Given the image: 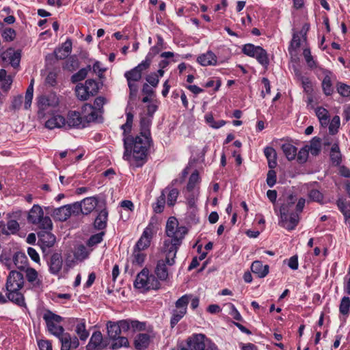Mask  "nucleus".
Instances as JSON below:
<instances>
[{
  "instance_id": "obj_23",
  "label": "nucleus",
  "mask_w": 350,
  "mask_h": 350,
  "mask_svg": "<svg viewBox=\"0 0 350 350\" xmlns=\"http://www.w3.org/2000/svg\"><path fill=\"white\" fill-rule=\"evenodd\" d=\"M43 215L44 211L41 206L34 204L29 212L27 219L33 224H38Z\"/></svg>"
},
{
  "instance_id": "obj_63",
  "label": "nucleus",
  "mask_w": 350,
  "mask_h": 350,
  "mask_svg": "<svg viewBox=\"0 0 350 350\" xmlns=\"http://www.w3.org/2000/svg\"><path fill=\"white\" fill-rule=\"evenodd\" d=\"M16 33L14 29L12 28L5 29L2 33V37L4 40L11 42L16 38Z\"/></svg>"
},
{
  "instance_id": "obj_42",
  "label": "nucleus",
  "mask_w": 350,
  "mask_h": 350,
  "mask_svg": "<svg viewBox=\"0 0 350 350\" xmlns=\"http://www.w3.org/2000/svg\"><path fill=\"white\" fill-rule=\"evenodd\" d=\"M43 319L46 323H59L62 321V317L54 314L50 310H47L43 315Z\"/></svg>"
},
{
  "instance_id": "obj_49",
  "label": "nucleus",
  "mask_w": 350,
  "mask_h": 350,
  "mask_svg": "<svg viewBox=\"0 0 350 350\" xmlns=\"http://www.w3.org/2000/svg\"><path fill=\"white\" fill-rule=\"evenodd\" d=\"M7 56L9 58L10 63L12 66L14 68H17L19 66L21 57V52L19 51H14L12 53H8Z\"/></svg>"
},
{
  "instance_id": "obj_35",
  "label": "nucleus",
  "mask_w": 350,
  "mask_h": 350,
  "mask_svg": "<svg viewBox=\"0 0 350 350\" xmlns=\"http://www.w3.org/2000/svg\"><path fill=\"white\" fill-rule=\"evenodd\" d=\"M316 114L322 126H325L328 124L329 116L327 109L323 107H319L316 110Z\"/></svg>"
},
{
  "instance_id": "obj_3",
  "label": "nucleus",
  "mask_w": 350,
  "mask_h": 350,
  "mask_svg": "<svg viewBox=\"0 0 350 350\" xmlns=\"http://www.w3.org/2000/svg\"><path fill=\"white\" fill-rule=\"evenodd\" d=\"M297 200L295 195L289 194L286 201L280 207L279 225L287 230H293L298 225L300 217L294 211V202Z\"/></svg>"
},
{
  "instance_id": "obj_33",
  "label": "nucleus",
  "mask_w": 350,
  "mask_h": 350,
  "mask_svg": "<svg viewBox=\"0 0 350 350\" xmlns=\"http://www.w3.org/2000/svg\"><path fill=\"white\" fill-rule=\"evenodd\" d=\"M282 150L288 160L291 161L295 159L297 155V148L291 144H284L282 146Z\"/></svg>"
},
{
  "instance_id": "obj_10",
  "label": "nucleus",
  "mask_w": 350,
  "mask_h": 350,
  "mask_svg": "<svg viewBox=\"0 0 350 350\" xmlns=\"http://www.w3.org/2000/svg\"><path fill=\"white\" fill-rule=\"evenodd\" d=\"M24 285V278L22 273L12 271L10 272L6 281V290H21Z\"/></svg>"
},
{
  "instance_id": "obj_1",
  "label": "nucleus",
  "mask_w": 350,
  "mask_h": 350,
  "mask_svg": "<svg viewBox=\"0 0 350 350\" xmlns=\"http://www.w3.org/2000/svg\"><path fill=\"white\" fill-rule=\"evenodd\" d=\"M165 233L167 239L163 242V252L166 254L167 262L172 264L187 229L185 226H178L176 218L170 217L166 223Z\"/></svg>"
},
{
  "instance_id": "obj_51",
  "label": "nucleus",
  "mask_w": 350,
  "mask_h": 350,
  "mask_svg": "<svg viewBox=\"0 0 350 350\" xmlns=\"http://www.w3.org/2000/svg\"><path fill=\"white\" fill-rule=\"evenodd\" d=\"M14 262L17 268L23 269L26 265L27 258L22 253H17L14 256Z\"/></svg>"
},
{
  "instance_id": "obj_36",
  "label": "nucleus",
  "mask_w": 350,
  "mask_h": 350,
  "mask_svg": "<svg viewBox=\"0 0 350 350\" xmlns=\"http://www.w3.org/2000/svg\"><path fill=\"white\" fill-rule=\"evenodd\" d=\"M321 148V141L319 137H314L310 141V144L308 146V150L312 155H318Z\"/></svg>"
},
{
  "instance_id": "obj_32",
  "label": "nucleus",
  "mask_w": 350,
  "mask_h": 350,
  "mask_svg": "<svg viewBox=\"0 0 350 350\" xmlns=\"http://www.w3.org/2000/svg\"><path fill=\"white\" fill-rule=\"evenodd\" d=\"M264 152L268 160V165L269 168L273 169L277 165L275 150L271 147H267L265 148Z\"/></svg>"
},
{
  "instance_id": "obj_25",
  "label": "nucleus",
  "mask_w": 350,
  "mask_h": 350,
  "mask_svg": "<svg viewBox=\"0 0 350 350\" xmlns=\"http://www.w3.org/2000/svg\"><path fill=\"white\" fill-rule=\"evenodd\" d=\"M7 299L20 306H25V298L20 290L7 291Z\"/></svg>"
},
{
  "instance_id": "obj_60",
  "label": "nucleus",
  "mask_w": 350,
  "mask_h": 350,
  "mask_svg": "<svg viewBox=\"0 0 350 350\" xmlns=\"http://www.w3.org/2000/svg\"><path fill=\"white\" fill-rule=\"evenodd\" d=\"M322 88H323L324 93L326 95L329 96V95L332 94V93L333 92V89L332 88L331 79L329 76H325L324 77L323 82H322Z\"/></svg>"
},
{
  "instance_id": "obj_38",
  "label": "nucleus",
  "mask_w": 350,
  "mask_h": 350,
  "mask_svg": "<svg viewBox=\"0 0 350 350\" xmlns=\"http://www.w3.org/2000/svg\"><path fill=\"white\" fill-rule=\"evenodd\" d=\"M26 277L27 280L32 283L33 286H39L40 285V281L38 279V272L34 269L27 268Z\"/></svg>"
},
{
  "instance_id": "obj_44",
  "label": "nucleus",
  "mask_w": 350,
  "mask_h": 350,
  "mask_svg": "<svg viewBox=\"0 0 350 350\" xmlns=\"http://www.w3.org/2000/svg\"><path fill=\"white\" fill-rule=\"evenodd\" d=\"M75 332L81 340H85L89 336V333L85 328V324L83 321L77 325Z\"/></svg>"
},
{
  "instance_id": "obj_5",
  "label": "nucleus",
  "mask_w": 350,
  "mask_h": 350,
  "mask_svg": "<svg viewBox=\"0 0 350 350\" xmlns=\"http://www.w3.org/2000/svg\"><path fill=\"white\" fill-rule=\"evenodd\" d=\"M79 211H81L79 204H78V202H75L55 208L52 213V216L56 220L64 221L72 215H78Z\"/></svg>"
},
{
  "instance_id": "obj_64",
  "label": "nucleus",
  "mask_w": 350,
  "mask_h": 350,
  "mask_svg": "<svg viewBox=\"0 0 350 350\" xmlns=\"http://www.w3.org/2000/svg\"><path fill=\"white\" fill-rule=\"evenodd\" d=\"M178 193L179 192L177 189L173 188L170 190L167 195V204L169 206H172L175 204Z\"/></svg>"
},
{
  "instance_id": "obj_16",
  "label": "nucleus",
  "mask_w": 350,
  "mask_h": 350,
  "mask_svg": "<svg viewBox=\"0 0 350 350\" xmlns=\"http://www.w3.org/2000/svg\"><path fill=\"white\" fill-rule=\"evenodd\" d=\"M38 236L43 252H44L46 248L53 247L56 241L55 237L49 231L42 230L38 232Z\"/></svg>"
},
{
  "instance_id": "obj_41",
  "label": "nucleus",
  "mask_w": 350,
  "mask_h": 350,
  "mask_svg": "<svg viewBox=\"0 0 350 350\" xmlns=\"http://www.w3.org/2000/svg\"><path fill=\"white\" fill-rule=\"evenodd\" d=\"M187 314L186 312L180 310L175 309L172 311V315L170 319V326L172 328L174 327L175 325L183 318Z\"/></svg>"
},
{
  "instance_id": "obj_9",
  "label": "nucleus",
  "mask_w": 350,
  "mask_h": 350,
  "mask_svg": "<svg viewBox=\"0 0 350 350\" xmlns=\"http://www.w3.org/2000/svg\"><path fill=\"white\" fill-rule=\"evenodd\" d=\"M109 345L107 338H104L100 332H94L86 346V350H103Z\"/></svg>"
},
{
  "instance_id": "obj_40",
  "label": "nucleus",
  "mask_w": 350,
  "mask_h": 350,
  "mask_svg": "<svg viewBox=\"0 0 350 350\" xmlns=\"http://www.w3.org/2000/svg\"><path fill=\"white\" fill-rule=\"evenodd\" d=\"M90 251L83 245H79L75 249V256L77 260H83L90 254Z\"/></svg>"
},
{
  "instance_id": "obj_37",
  "label": "nucleus",
  "mask_w": 350,
  "mask_h": 350,
  "mask_svg": "<svg viewBox=\"0 0 350 350\" xmlns=\"http://www.w3.org/2000/svg\"><path fill=\"white\" fill-rule=\"evenodd\" d=\"M339 210L343 214L345 220L350 219V202L346 204L342 199L339 198L336 202Z\"/></svg>"
},
{
  "instance_id": "obj_57",
  "label": "nucleus",
  "mask_w": 350,
  "mask_h": 350,
  "mask_svg": "<svg viewBox=\"0 0 350 350\" xmlns=\"http://www.w3.org/2000/svg\"><path fill=\"white\" fill-rule=\"evenodd\" d=\"M309 150L308 146L306 145L303 147L298 153H297V161L299 163H304L307 161L308 157Z\"/></svg>"
},
{
  "instance_id": "obj_18",
  "label": "nucleus",
  "mask_w": 350,
  "mask_h": 350,
  "mask_svg": "<svg viewBox=\"0 0 350 350\" xmlns=\"http://www.w3.org/2000/svg\"><path fill=\"white\" fill-rule=\"evenodd\" d=\"M77 202L81 208V211H79V215L80 213L88 215L96 208L98 204V200L95 197H90L83 199L80 202Z\"/></svg>"
},
{
  "instance_id": "obj_14",
  "label": "nucleus",
  "mask_w": 350,
  "mask_h": 350,
  "mask_svg": "<svg viewBox=\"0 0 350 350\" xmlns=\"http://www.w3.org/2000/svg\"><path fill=\"white\" fill-rule=\"evenodd\" d=\"M81 109L82 118L84 122H95L98 121V119L101 118V116L98 113L96 109L90 104H84Z\"/></svg>"
},
{
  "instance_id": "obj_52",
  "label": "nucleus",
  "mask_w": 350,
  "mask_h": 350,
  "mask_svg": "<svg viewBox=\"0 0 350 350\" xmlns=\"http://www.w3.org/2000/svg\"><path fill=\"white\" fill-rule=\"evenodd\" d=\"M57 323H55L53 324L46 323V326H47L48 330L52 334L55 335V336H57L58 338L60 335H62V334L64 332V329L63 328L62 326L57 325Z\"/></svg>"
},
{
  "instance_id": "obj_26",
  "label": "nucleus",
  "mask_w": 350,
  "mask_h": 350,
  "mask_svg": "<svg viewBox=\"0 0 350 350\" xmlns=\"http://www.w3.org/2000/svg\"><path fill=\"white\" fill-rule=\"evenodd\" d=\"M146 257V254L137 248L134 247L133 254L130 258L131 263L135 267H142Z\"/></svg>"
},
{
  "instance_id": "obj_46",
  "label": "nucleus",
  "mask_w": 350,
  "mask_h": 350,
  "mask_svg": "<svg viewBox=\"0 0 350 350\" xmlns=\"http://www.w3.org/2000/svg\"><path fill=\"white\" fill-rule=\"evenodd\" d=\"M157 37L158 40L157 44L152 46L148 53L152 58L163 49L164 45V42L161 36L158 35Z\"/></svg>"
},
{
  "instance_id": "obj_29",
  "label": "nucleus",
  "mask_w": 350,
  "mask_h": 350,
  "mask_svg": "<svg viewBox=\"0 0 350 350\" xmlns=\"http://www.w3.org/2000/svg\"><path fill=\"white\" fill-rule=\"evenodd\" d=\"M330 159L335 165H340L342 161V154L338 142L334 143L331 148Z\"/></svg>"
},
{
  "instance_id": "obj_4",
  "label": "nucleus",
  "mask_w": 350,
  "mask_h": 350,
  "mask_svg": "<svg viewBox=\"0 0 350 350\" xmlns=\"http://www.w3.org/2000/svg\"><path fill=\"white\" fill-rule=\"evenodd\" d=\"M59 98L54 92L41 95L38 98V116L44 118L47 113L53 111L59 104Z\"/></svg>"
},
{
  "instance_id": "obj_11",
  "label": "nucleus",
  "mask_w": 350,
  "mask_h": 350,
  "mask_svg": "<svg viewBox=\"0 0 350 350\" xmlns=\"http://www.w3.org/2000/svg\"><path fill=\"white\" fill-rule=\"evenodd\" d=\"M205 335L196 334L187 340V347L180 350H205Z\"/></svg>"
},
{
  "instance_id": "obj_17",
  "label": "nucleus",
  "mask_w": 350,
  "mask_h": 350,
  "mask_svg": "<svg viewBox=\"0 0 350 350\" xmlns=\"http://www.w3.org/2000/svg\"><path fill=\"white\" fill-rule=\"evenodd\" d=\"M49 271L52 274L57 275L62 270L63 260L60 253H54L48 261Z\"/></svg>"
},
{
  "instance_id": "obj_47",
  "label": "nucleus",
  "mask_w": 350,
  "mask_h": 350,
  "mask_svg": "<svg viewBox=\"0 0 350 350\" xmlns=\"http://www.w3.org/2000/svg\"><path fill=\"white\" fill-rule=\"evenodd\" d=\"M76 95L81 100H86L90 96L84 85L79 84L76 86Z\"/></svg>"
},
{
  "instance_id": "obj_2",
  "label": "nucleus",
  "mask_w": 350,
  "mask_h": 350,
  "mask_svg": "<svg viewBox=\"0 0 350 350\" xmlns=\"http://www.w3.org/2000/svg\"><path fill=\"white\" fill-rule=\"evenodd\" d=\"M152 143L151 137L137 135L135 138L126 137L124 139V146L125 151L124 159L129 160L133 150V158L136 161H142L146 160L147 157L148 148Z\"/></svg>"
},
{
  "instance_id": "obj_56",
  "label": "nucleus",
  "mask_w": 350,
  "mask_h": 350,
  "mask_svg": "<svg viewBox=\"0 0 350 350\" xmlns=\"http://www.w3.org/2000/svg\"><path fill=\"white\" fill-rule=\"evenodd\" d=\"M107 103V99L103 96H98L95 98L94 102V107L96 109L98 113L101 116L103 113V106Z\"/></svg>"
},
{
  "instance_id": "obj_39",
  "label": "nucleus",
  "mask_w": 350,
  "mask_h": 350,
  "mask_svg": "<svg viewBox=\"0 0 350 350\" xmlns=\"http://www.w3.org/2000/svg\"><path fill=\"white\" fill-rule=\"evenodd\" d=\"M85 87L90 96L96 95L99 90L98 83L94 79H88L85 82Z\"/></svg>"
},
{
  "instance_id": "obj_54",
  "label": "nucleus",
  "mask_w": 350,
  "mask_h": 350,
  "mask_svg": "<svg viewBox=\"0 0 350 350\" xmlns=\"http://www.w3.org/2000/svg\"><path fill=\"white\" fill-rule=\"evenodd\" d=\"M165 204V195L164 191H162L161 195L157 198V202L153 208L154 212L159 213L163 211Z\"/></svg>"
},
{
  "instance_id": "obj_19",
  "label": "nucleus",
  "mask_w": 350,
  "mask_h": 350,
  "mask_svg": "<svg viewBox=\"0 0 350 350\" xmlns=\"http://www.w3.org/2000/svg\"><path fill=\"white\" fill-rule=\"evenodd\" d=\"M197 62L202 66H215L217 57L213 51H208L206 53L200 55L197 58Z\"/></svg>"
},
{
  "instance_id": "obj_27",
  "label": "nucleus",
  "mask_w": 350,
  "mask_h": 350,
  "mask_svg": "<svg viewBox=\"0 0 350 350\" xmlns=\"http://www.w3.org/2000/svg\"><path fill=\"white\" fill-rule=\"evenodd\" d=\"M251 270L259 278L265 277L269 273V266L263 265L260 261H254L251 266Z\"/></svg>"
},
{
  "instance_id": "obj_48",
  "label": "nucleus",
  "mask_w": 350,
  "mask_h": 350,
  "mask_svg": "<svg viewBox=\"0 0 350 350\" xmlns=\"http://www.w3.org/2000/svg\"><path fill=\"white\" fill-rule=\"evenodd\" d=\"M90 66H87L86 68H81L77 73L73 75L71 77V80L73 83H76L80 81L85 78L88 72L90 70Z\"/></svg>"
},
{
  "instance_id": "obj_15",
  "label": "nucleus",
  "mask_w": 350,
  "mask_h": 350,
  "mask_svg": "<svg viewBox=\"0 0 350 350\" xmlns=\"http://www.w3.org/2000/svg\"><path fill=\"white\" fill-rule=\"evenodd\" d=\"M58 338L61 341V350H71L77 349L79 345V342L76 336L72 337L68 333H63Z\"/></svg>"
},
{
  "instance_id": "obj_7",
  "label": "nucleus",
  "mask_w": 350,
  "mask_h": 350,
  "mask_svg": "<svg viewBox=\"0 0 350 350\" xmlns=\"http://www.w3.org/2000/svg\"><path fill=\"white\" fill-rule=\"evenodd\" d=\"M129 88V100H134L138 92V86L135 83L142 79V74L135 68L124 73Z\"/></svg>"
},
{
  "instance_id": "obj_58",
  "label": "nucleus",
  "mask_w": 350,
  "mask_h": 350,
  "mask_svg": "<svg viewBox=\"0 0 350 350\" xmlns=\"http://www.w3.org/2000/svg\"><path fill=\"white\" fill-rule=\"evenodd\" d=\"M340 124V117L338 116H335L333 117L329 125V131L332 135L336 134L339 129Z\"/></svg>"
},
{
  "instance_id": "obj_43",
  "label": "nucleus",
  "mask_w": 350,
  "mask_h": 350,
  "mask_svg": "<svg viewBox=\"0 0 350 350\" xmlns=\"http://www.w3.org/2000/svg\"><path fill=\"white\" fill-rule=\"evenodd\" d=\"M33 79H31V83L29 87L27 89L25 98V104L24 107L25 109H28L31 104L32 98H33Z\"/></svg>"
},
{
  "instance_id": "obj_53",
  "label": "nucleus",
  "mask_w": 350,
  "mask_h": 350,
  "mask_svg": "<svg viewBox=\"0 0 350 350\" xmlns=\"http://www.w3.org/2000/svg\"><path fill=\"white\" fill-rule=\"evenodd\" d=\"M205 120L212 128L219 129L226 124V121L220 120L215 122L211 113H208L205 116Z\"/></svg>"
},
{
  "instance_id": "obj_59",
  "label": "nucleus",
  "mask_w": 350,
  "mask_h": 350,
  "mask_svg": "<svg viewBox=\"0 0 350 350\" xmlns=\"http://www.w3.org/2000/svg\"><path fill=\"white\" fill-rule=\"evenodd\" d=\"M39 224L40 227L43 230H51L53 228V223L51 219V218L48 216L44 217V215L42 217V219H40V221L38 224Z\"/></svg>"
},
{
  "instance_id": "obj_20",
  "label": "nucleus",
  "mask_w": 350,
  "mask_h": 350,
  "mask_svg": "<svg viewBox=\"0 0 350 350\" xmlns=\"http://www.w3.org/2000/svg\"><path fill=\"white\" fill-rule=\"evenodd\" d=\"M66 129L72 127H79L80 125L85 126L83 119L80 113L77 111H70L66 120Z\"/></svg>"
},
{
  "instance_id": "obj_13",
  "label": "nucleus",
  "mask_w": 350,
  "mask_h": 350,
  "mask_svg": "<svg viewBox=\"0 0 350 350\" xmlns=\"http://www.w3.org/2000/svg\"><path fill=\"white\" fill-rule=\"evenodd\" d=\"M161 253L165 256V260L161 259L158 261L155 269V274L161 280H166L169 275L168 267H171L174 265L176 257L174 258V262L170 264L167 261V256L163 252V247L161 249Z\"/></svg>"
},
{
  "instance_id": "obj_55",
  "label": "nucleus",
  "mask_w": 350,
  "mask_h": 350,
  "mask_svg": "<svg viewBox=\"0 0 350 350\" xmlns=\"http://www.w3.org/2000/svg\"><path fill=\"white\" fill-rule=\"evenodd\" d=\"M350 308V298L344 297L340 304L339 310L340 312L344 315L348 314Z\"/></svg>"
},
{
  "instance_id": "obj_50",
  "label": "nucleus",
  "mask_w": 350,
  "mask_h": 350,
  "mask_svg": "<svg viewBox=\"0 0 350 350\" xmlns=\"http://www.w3.org/2000/svg\"><path fill=\"white\" fill-rule=\"evenodd\" d=\"M200 177L197 170H195L190 176L187 185V189L189 191H192L196 185L199 183Z\"/></svg>"
},
{
  "instance_id": "obj_61",
  "label": "nucleus",
  "mask_w": 350,
  "mask_h": 350,
  "mask_svg": "<svg viewBox=\"0 0 350 350\" xmlns=\"http://www.w3.org/2000/svg\"><path fill=\"white\" fill-rule=\"evenodd\" d=\"M152 59V57L148 54L145 60L142 61V63L138 64L136 67H135V68L142 74L144 70H147L150 67Z\"/></svg>"
},
{
  "instance_id": "obj_45",
  "label": "nucleus",
  "mask_w": 350,
  "mask_h": 350,
  "mask_svg": "<svg viewBox=\"0 0 350 350\" xmlns=\"http://www.w3.org/2000/svg\"><path fill=\"white\" fill-rule=\"evenodd\" d=\"M114 342L111 345V349L113 350L118 349L122 347H127L129 345L127 338L123 336H118L116 339L113 340Z\"/></svg>"
},
{
  "instance_id": "obj_31",
  "label": "nucleus",
  "mask_w": 350,
  "mask_h": 350,
  "mask_svg": "<svg viewBox=\"0 0 350 350\" xmlns=\"http://www.w3.org/2000/svg\"><path fill=\"white\" fill-rule=\"evenodd\" d=\"M151 124V119L150 117H142L140 120V135L148 137H150V126Z\"/></svg>"
},
{
  "instance_id": "obj_12",
  "label": "nucleus",
  "mask_w": 350,
  "mask_h": 350,
  "mask_svg": "<svg viewBox=\"0 0 350 350\" xmlns=\"http://www.w3.org/2000/svg\"><path fill=\"white\" fill-rule=\"evenodd\" d=\"M154 226L153 224L150 223L144 230L142 237L137 242L135 247L142 251L147 249L150 246V241L154 234Z\"/></svg>"
},
{
  "instance_id": "obj_6",
  "label": "nucleus",
  "mask_w": 350,
  "mask_h": 350,
  "mask_svg": "<svg viewBox=\"0 0 350 350\" xmlns=\"http://www.w3.org/2000/svg\"><path fill=\"white\" fill-rule=\"evenodd\" d=\"M243 52L250 57H256L258 62L267 67L269 64L267 53L260 46H256L252 44H247L243 48Z\"/></svg>"
},
{
  "instance_id": "obj_22",
  "label": "nucleus",
  "mask_w": 350,
  "mask_h": 350,
  "mask_svg": "<svg viewBox=\"0 0 350 350\" xmlns=\"http://www.w3.org/2000/svg\"><path fill=\"white\" fill-rule=\"evenodd\" d=\"M71 51L72 42L70 39H68L62 44L61 47H59L54 51V55L57 59H64L70 55Z\"/></svg>"
},
{
  "instance_id": "obj_62",
  "label": "nucleus",
  "mask_w": 350,
  "mask_h": 350,
  "mask_svg": "<svg viewBox=\"0 0 350 350\" xmlns=\"http://www.w3.org/2000/svg\"><path fill=\"white\" fill-rule=\"evenodd\" d=\"M103 235L104 232H101L91 236L89 240L88 241V245L89 247H93L97 245L98 243H100L103 240Z\"/></svg>"
},
{
  "instance_id": "obj_34",
  "label": "nucleus",
  "mask_w": 350,
  "mask_h": 350,
  "mask_svg": "<svg viewBox=\"0 0 350 350\" xmlns=\"http://www.w3.org/2000/svg\"><path fill=\"white\" fill-rule=\"evenodd\" d=\"M191 295H184L175 303L176 309L187 312V305L191 298Z\"/></svg>"
},
{
  "instance_id": "obj_21",
  "label": "nucleus",
  "mask_w": 350,
  "mask_h": 350,
  "mask_svg": "<svg viewBox=\"0 0 350 350\" xmlns=\"http://www.w3.org/2000/svg\"><path fill=\"white\" fill-rule=\"evenodd\" d=\"M45 127L49 129H54L55 128H66V119L61 115L53 116L45 122Z\"/></svg>"
},
{
  "instance_id": "obj_8",
  "label": "nucleus",
  "mask_w": 350,
  "mask_h": 350,
  "mask_svg": "<svg viewBox=\"0 0 350 350\" xmlns=\"http://www.w3.org/2000/svg\"><path fill=\"white\" fill-rule=\"evenodd\" d=\"M149 271L147 269H144L137 274L134 282L135 288L139 289L149 290L150 288H157V286H154L151 284L150 281H154V276H149Z\"/></svg>"
},
{
  "instance_id": "obj_28",
  "label": "nucleus",
  "mask_w": 350,
  "mask_h": 350,
  "mask_svg": "<svg viewBox=\"0 0 350 350\" xmlns=\"http://www.w3.org/2000/svg\"><path fill=\"white\" fill-rule=\"evenodd\" d=\"M107 329L109 340L116 339L122 333L118 322L109 321L107 323Z\"/></svg>"
},
{
  "instance_id": "obj_30",
  "label": "nucleus",
  "mask_w": 350,
  "mask_h": 350,
  "mask_svg": "<svg viewBox=\"0 0 350 350\" xmlns=\"http://www.w3.org/2000/svg\"><path fill=\"white\" fill-rule=\"evenodd\" d=\"M108 213L107 210H102L94 221V226L98 230L104 229L107 225Z\"/></svg>"
},
{
  "instance_id": "obj_24",
  "label": "nucleus",
  "mask_w": 350,
  "mask_h": 350,
  "mask_svg": "<svg viewBox=\"0 0 350 350\" xmlns=\"http://www.w3.org/2000/svg\"><path fill=\"white\" fill-rule=\"evenodd\" d=\"M150 342V336L148 334H139L135 338L134 345L137 350L146 349Z\"/></svg>"
}]
</instances>
